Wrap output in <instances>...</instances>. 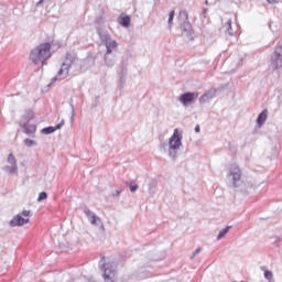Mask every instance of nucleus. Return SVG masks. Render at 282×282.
Masks as SVG:
<instances>
[{"label": "nucleus", "instance_id": "nucleus-18", "mask_svg": "<svg viewBox=\"0 0 282 282\" xmlns=\"http://www.w3.org/2000/svg\"><path fill=\"white\" fill-rule=\"evenodd\" d=\"M232 229V226H227L224 229H221L217 236V240L220 241V239H224L228 232Z\"/></svg>", "mask_w": 282, "mask_h": 282}, {"label": "nucleus", "instance_id": "nucleus-7", "mask_svg": "<svg viewBox=\"0 0 282 282\" xmlns=\"http://www.w3.org/2000/svg\"><path fill=\"white\" fill-rule=\"evenodd\" d=\"M99 267L101 268L104 272V279L105 282H113L115 271L112 269L111 263L105 262V257H101V260L99 261Z\"/></svg>", "mask_w": 282, "mask_h": 282}, {"label": "nucleus", "instance_id": "nucleus-24", "mask_svg": "<svg viewBox=\"0 0 282 282\" xmlns=\"http://www.w3.org/2000/svg\"><path fill=\"white\" fill-rule=\"evenodd\" d=\"M24 144L25 147H28L29 149L32 148V147H35L36 144V141L32 140V139H25L24 140Z\"/></svg>", "mask_w": 282, "mask_h": 282}, {"label": "nucleus", "instance_id": "nucleus-13", "mask_svg": "<svg viewBox=\"0 0 282 282\" xmlns=\"http://www.w3.org/2000/svg\"><path fill=\"white\" fill-rule=\"evenodd\" d=\"M104 61L107 67H113L116 65V55H113V52H106Z\"/></svg>", "mask_w": 282, "mask_h": 282}, {"label": "nucleus", "instance_id": "nucleus-22", "mask_svg": "<svg viewBox=\"0 0 282 282\" xmlns=\"http://www.w3.org/2000/svg\"><path fill=\"white\" fill-rule=\"evenodd\" d=\"M227 25H228L227 32H228L229 36H235V32L232 31V20L231 19H229L227 21Z\"/></svg>", "mask_w": 282, "mask_h": 282}, {"label": "nucleus", "instance_id": "nucleus-8", "mask_svg": "<svg viewBox=\"0 0 282 282\" xmlns=\"http://www.w3.org/2000/svg\"><path fill=\"white\" fill-rule=\"evenodd\" d=\"M271 65L274 69L282 67V44L280 43L271 56Z\"/></svg>", "mask_w": 282, "mask_h": 282}, {"label": "nucleus", "instance_id": "nucleus-1", "mask_svg": "<svg viewBox=\"0 0 282 282\" xmlns=\"http://www.w3.org/2000/svg\"><path fill=\"white\" fill-rule=\"evenodd\" d=\"M50 58H52V44L48 42L40 44L30 53V61L34 65H45V62L50 61Z\"/></svg>", "mask_w": 282, "mask_h": 282}, {"label": "nucleus", "instance_id": "nucleus-14", "mask_svg": "<svg viewBox=\"0 0 282 282\" xmlns=\"http://www.w3.org/2000/svg\"><path fill=\"white\" fill-rule=\"evenodd\" d=\"M23 126H20L23 129V132L26 135H34L36 133V124H30V123H22Z\"/></svg>", "mask_w": 282, "mask_h": 282}, {"label": "nucleus", "instance_id": "nucleus-33", "mask_svg": "<svg viewBox=\"0 0 282 282\" xmlns=\"http://www.w3.org/2000/svg\"><path fill=\"white\" fill-rule=\"evenodd\" d=\"M43 1H45V0H40L39 2H36V8H39V6H42V3H43Z\"/></svg>", "mask_w": 282, "mask_h": 282}, {"label": "nucleus", "instance_id": "nucleus-29", "mask_svg": "<svg viewBox=\"0 0 282 282\" xmlns=\"http://www.w3.org/2000/svg\"><path fill=\"white\" fill-rule=\"evenodd\" d=\"M199 252H202V247H198L191 256V259H195V257H197V254H199Z\"/></svg>", "mask_w": 282, "mask_h": 282}, {"label": "nucleus", "instance_id": "nucleus-26", "mask_svg": "<svg viewBox=\"0 0 282 282\" xmlns=\"http://www.w3.org/2000/svg\"><path fill=\"white\" fill-rule=\"evenodd\" d=\"M43 199H47V194L45 192L39 194L37 202H43Z\"/></svg>", "mask_w": 282, "mask_h": 282}, {"label": "nucleus", "instance_id": "nucleus-12", "mask_svg": "<svg viewBox=\"0 0 282 282\" xmlns=\"http://www.w3.org/2000/svg\"><path fill=\"white\" fill-rule=\"evenodd\" d=\"M85 215L93 226H98V224H101L100 217H98L94 212L85 209Z\"/></svg>", "mask_w": 282, "mask_h": 282}, {"label": "nucleus", "instance_id": "nucleus-16", "mask_svg": "<svg viewBox=\"0 0 282 282\" xmlns=\"http://www.w3.org/2000/svg\"><path fill=\"white\" fill-rule=\"evenodd\" d=\"M265 120H268V110H263L257 118V124L258 127H263L265 123Z\"/></svg>", "mask_w": 282, "mask_h": 282}, {"label": "nucleus", "instance_id": "nucleus-17", "mask_svg": "<svg viewBox=\"0 0 282 282\" xmlns=\"http://www.w3.org/2000/svg\"><path fill=\"white\" fill-rule=\"evenodd\" d=\"M126 77H127V70H124V66H122L120 70V79H119L120 88L124 87V84L127 83Z\"/></svg>", "mask_w": 282, "mask_h": 282}, {"label": "nucleus", "instance_id": "nucleus-34", "mask_svg": "<svg viewBox=\"0 0 282 282\" xmlns=\"http://www.w3.org/2000/svg\"><path fill=\"white\" fill-rule=\"evenodd\" d=\"M268 1V3H279V1H276V0H267Z\"/></svg>", "mask_w": 282, "mask_h": 282}, {"label": "nucleus", "instance_id": "nucleus-35", "mask_svg": "<svg viewBox=\"0 0 282 282\" xmlns=\"http://www.w3.org/2000/svg\"><path fill=\"white\" fill-rule=\"evenodd\" d=\"M120 193H122V188L117 189L115 195H120Z\"/></svg>", "mask_w": 282, "mask_h": 282}, {"label": "nucleus", "instance_id": "nucleus-2", "mask_svg": "<svg viewBox=\"0 0 282 282\" xmlns=\"http://www.w3.org/2000/svg\"><path fill=\"white\" fill-rule=\"evenodd\" d=\"M183 138L182 132H180L178 129H174L173 135L169 139L167 153L173 162L177 160V153L180 152V149H182Z\"/></svg>", "mask_w": 282, "mask_h": 282}, {"label": "nucleus", "instance_id": "nucleus-3", "mask_svg": "<svg viewBox=\"0 0 282 282\" xmlns=\"http://www.w3.org/2000/svg\"><path fill=\"white\" fill-rule=\"evenodd\" d=\"M76 53H67L65 62L62 64L57 75L52 78V83H56V80H65L67 76H69V69H72V65L76 63Z\"/></svg>", "mask_w": 282, "mask_h": 282}, {"label": "nucleus", "instance_id": "nucleus-31", "mask_svg": "<svg viewBox=\"0 0 282 282\" xmlns=\"http://www.w3.org/2000/svg\"><path fill=\"white\" fill-rule=\"evenodd\" d=\"M30 210H23L22 213H20L21 217H30Z\"/></svg>", "mask_w": 282, "mask_h": 282}, {"label": "nucleus", "instance_id": "nucleus-28", "mask_svg": "<svg viewBox=\"0 0 282 282\" xmlns=\"http://www.w3.org/2000/svg\"><path fill=\"white\" fill-rule=\"evenodd\" d=\"M208 94H204L203 96H200V98H199V102L202 104V105H204V102H207L208 101Z\"/></svg>", "mask_w": 282, "mask_h": 282}, {"label": "nucleus", "instance_id": "nucleus-6", "mask_svg": "<svg viewBox=\"0 0 282 282\" xmlns=\"http://www.w3.org/2000/svg\"><path fill=\"white\" fill-rule=\"evenodd\" d=\"M7 162L9 165H4L2 171H4L7 175H19V164L17 163L14 154L10 153L7 158Z\"/></svg>", "mask_w": 282, "mask_h": 282}, {"label": "nucleus", "instance_id": "nucleus-5", "mask_svg": "<svg viewBox=\"0 0 282 282\" xmlns=\"http://www.w3.org/2000/svg\"><path fill=\"white\" fill-rule=\"evenodd\" d=\"M97 34L101 45H105L106 52H116V50H118V42L111 39V34H109V32L101 31L100 28H97Z\"/></svg>", "mask_w": 282, "mask_h": 282}, {"label": "nucleus", "instance_id": "nucleus-32", "mask_svg": "<svg viewBox=\"0 0 282 282\" xmlns=\"http://www.w3.org/2000/svg\"><path fill=\"white\" fill-rule=\"evenodd\" d=\"M180 15L185 17V19H188V13L186 11H181Z\"/></svg>", "mask_w": 282, "mask_h": 282}, {"label": "nucleus", "instance_id": "nucleus-36", "mask_svg": "<svg viewBox=\"0 0 282 282\" xmlns=\"http://www.w3.org/2000/svg\"><path fill=\"white\" fill-rule=\"evenodd\" d=\"M199 131H200L199 126H196V127H195V132H196V133H199Z\"/></svg>", "mask_w": 282, "mask_h": 282}, {"label": "nucleus", "instance_id": "nucleus-10", "mask_svg": "<svg viewBox=\"0 0 282 282\" xmlns=\"http://www.w3.org/2000/svg\"><path fill=\"white\" fill-rule=\"evenodd\" d=\"M32 120H34V111L26 110L24 115L21 117L19 124L20 127H23V124H30Z\"/></svg>", "mask_w": 282, "mask_h": 282}, {"label": "nucleus", "instance_id": "nucleus-37", "mask_svg": "<svg viewBox=\"0 0 282 282\" xmlns=\"http://www.w3.org/2000/svg\"><path fill=\"white\" fill-rule=\"evenodd\" d=\"M205 4L208 6V0L205 1Z\"/></svg>", "mask_w": 282, "mask_h": 282}, {"label": "nucleus", "instance_id": "nucleus-23", "mask_svg": "<svg viewBox=\"0 0 282 282\" xmlns=\"http://www.w3.org/2000/svg\"><path fill=\"white\" fill-rule=\"evenodd\" d=\"M128 186H129L131 193H135V191H138V188H140L138 186V184H135V182L128 183Z\"/></svg>", "mask_w": 282, "mask_h": 282}, {"label": "nucleus", "instance_id": "nucleus-38", "mask_svg": "<svg viewBox=\"0 0 282 282\" xmlns=\"http://www.w3.org/2000/svg\"><path fill=\"white\" fill-rule=\"evenodd\" d=\"M204 12H208V9H204Z\"/></svg>", "mask_w": 282, "mask_h": 282}, {"label": "nucleus", "instance_id": "nucleus-27", "mask_svg": "<svg viewBox=\"0 0 282 282\" xmlns=\"http://www.w3.org/2000/svg\"><path fill=\"white\" fill-rule=\"evenodd\" d=\"M72 115H70V122H74V118L76 117V109L74 108V104H70Z\"/></svg>", "mask_w": 282, "mask_h": 282}, {"label": "nucleus", "instance_id": "nucleus-4", "mask_svg": "<svg viewBox=\"0 0 282 282\" xmlns=\"http://www.w3.org/2000/svg\"><path fill=\"white\" fill-rule=\"evenodd\" d=\"M241 169L238 167L237 164H232L229 167V173L227 174V177L231 182V187L237 188L238 191H243V182H241Z\"/></svg>", "mask_w": 282, "mask_h": 282}, {"label": "nucleus", "instance_id": "nucleus-9", "mask_svg": "<svg viewBox=\"0 0 282 282\" xmlns=\"http://www.w3.org/2000/svg\"><path fill=\"white\" fill-rule=\"evenodd\" d=\"M25 224H30V218H24L20 214L15 215L9 223L11 228H17L20 226H25Z\"/></svg>", "mask_w": 282, "mask_h": 282}, {"label": "nucleus", "instance_id": "nucleus-15", "mask_svg": "<svg viewBox=\"0 0 282 282\" xmlns=\"http://www.w3.org/2000/svg\"><path fill=\"white\" fill-rule=\"evenodd\" d=\"M182 34L186 36V39H189V41H193V33H191V23L184 22L182 26Z\"/></svg>", "mask_w": 282, "mask_h": 282}, {"label": "nucleus", "instance_id": "nucleus-30", "mask_svg": "<svg viewBox=\"0 0 282 282\" xmlns=\"http://www.w3.org/2000/svg\"><path fill=\"white\" fill-rule=\"evenodd\" d=\"M65 126V119H62V121L57 124V126H55V129H61V128H63Z\"/></svg>", "mask_w": 282, "mask_h": 282}, {"label": "nucleus", "instance_id": "nucleus-25", "mask_svg": "<svg viewBox=\"0 0 282 282\" xmlns=\"http://www.w3.org/2000/svg\"><path fill=\"white\" fill-rule=\"evenodd\" d=\"M173 19H175V11H171L169 13V20H167L169 25H173Z\"/></svg>", "mask_w": 282, "mask_h": 282}, {"label": "nucleus", "instance_id": "nucleus-20", "mask_svg": "<svg viewBox=\"0 0 282 282\" xmlns=\"http://www.w3.org/2000/svg\"><path fill=\"white\" fill-rule=\"evenodd\" d=\"M55 131H58L56 129V127H46V128L42 129L41 133H43L44 135H50V134L54 133Z\"/></svg>", "mask_w": 282, "mask_h": 282}, {"label": "nucleus", "instance_id": "nucleus-11", "mask_svg": "<svg viewBox=\"0 0 282 282\" xmlns=\"http://www.w3.org/2000/svg\"><path fill=\"white\" fill-rule=\"evenodd\" d=\"M197 96V94L195 93H184L180 98V102H182V105H188L191 102H193V100H195V97Z\"/></svg>", "mask_w": 282, "mask_h": 282}, {"label": "nucleus", "instance_id": "nucleus-19", "mask_svg": "<svg viewBox=\"0 0 282 282\" xmlns=\"http://www.w3.org/2000/svg\"><path fill=\"white\" fill-rule=\"evenodd\" d=\"M119 23L122 28H129V25H131V18H129L128 15L120 18Z\"/></svg>", "mask_w": 282, "mask_h": 282}, {"label": "nucleus", "instance_id": "nucleus-21", "mask_svg": "<svg viewBox=\"0 0 282 282\" xmlns=\"http://www.w3.org/2000/svg\"><path fill=\"white\" fill-rule=\"evenodd\" d=\"M264 279H267V281L269 282H274V274H272V271L265 270Z\"/></svg>", "mask_w": 282, "mask_h": 282}]
</instances>
